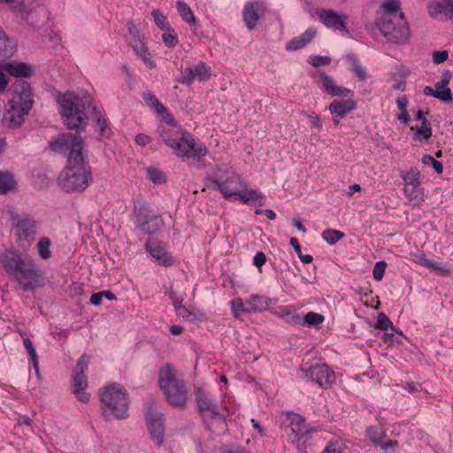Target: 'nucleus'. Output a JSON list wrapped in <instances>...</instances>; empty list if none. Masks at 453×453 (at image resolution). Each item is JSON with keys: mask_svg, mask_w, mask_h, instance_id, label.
<instances>
[{"mask_svg": "<svg viewBox=\"0 0 453 453\" xmlns=\"http://www.w3.org/2000/svg\"><path fill=\"white\" fill-rule=\"evenodd\" d=\"M316 16L319 20L328 29L341 32L348 35L349 31L347 27L348 17L344 13H339L332 9H318Z\"/></svg>", "mask_w": 453, "mask_h": 453, "instance_id": "14", "label": "nucleus"}, {"mask_svg": "<svg viewBox=\"0 0 453 453\" xmlns=\"http://www.w3.org/2000/svg\"><path fill=\"white\" fill-rule=\"evenodd\" d=\"M131 46L135 54L143 61L149 69H155L157 67V64L152 59L150 52L143 38H136L135 40H132Z\"/></svg>", "mask_w": 453, "mask_h": 453, "instance_id": "26", "label": "nucleus"}, {"mask_svg": "<svg viewBox=\"0 0 453 453\" xmlns=\"http://www.w3.org/2000/svg\"><path fill=\"white\" fill-rule=\"evenodd\" d=\"M136 217L138 226L146 234H155L163 227L161 217L146 207L140 208Z\"/></svg>", "mask_w": 453, "mask_h": 453, "instance_id": "17", "label": "nucleus"}, {"mask_svg": "<svg viewBox=\"0 0 453 453\" xmlns=\"http://www.w3.org/2000/svg\"><path fill=\"white\" fill-rule=\"evenodd\" d=\"M88 362L89 357L82 355L78 360L72 379L73 393L82 403H88L90 399V394L87 392L88 381L85 376Z\"/></svg>", "mask_w": 453, "mask_h": 453, "instance_id": "11", "label": "nucleus"}, {"mask_svg": "<svg viewBox=\"0 0 453 453\" xmlns=\"http://www.w3.org/2000/svg\"><path fill=\"white\" fill-rule=\"evenodd\" d=\"M417 140H428L432 136V127L429 122L421 123L420 127H411Z\"/></svg>", "mask_w": 453, "mask_h": 453, "instance_id": "40", "label": "nucleus"}, {"mask_svg": "<svg viewBox=\"0 0 453 453\" xmlns=\"http://www.w3.org/2000/svg\"><path fill=\"white\" fill-rule=\"evenodd\" d=\"M347 447L343 441L334 440L329 441L321 453H344Z\"/></svg>", "mask_w": 453, "mask_h": 453, "instance_id": "43", "label": "nucleus"}, {"mask_svg": "<svg viewBox=\"0 0 453 453\" xmlns=\"http://www.w3.org/2000/svg\"><path fill=\"white\" fill-rule=\"evenodd\" d=\"M448 56H449V54H448L447 50L434 51L433 53V61L435 64H441V63H443L444 61L447 60Z\"/></svg>", "mask_w": 453, "mask_h": 453, "instance_id": "54", "label": "nucleus"}, {"mask_svg": "<svg viewBox=\"0 0 453 453\" xmlns=\"http://www.w3.org/2000/svg\"><path fill=\"white\" fill-rule=\"evenodd\" d=\"M16 187L17 181L14 176L7 171H0V194L14 191Z\"/></svg>", "mask_w": 453, "mask_h": 453, "instance_id": "35", "label": "nucleus"}, {"mask_svg": "<svg viewBox=\"0 0 453 453\" xmlns=\"http://www.w3.org/2000/svg\"><path fill=\"white\" fill-rule=\"evenodd\" d=\"M426 267L432 269L439 275L446 276L449 273V271L446 265L439 262L432 261L430 259L426 265Z\"/></svg>", "mask_w": 453, "mask_h": 453, "instance_id": "50", "label": "nucleus"}, {"mask_svg": "<svg viewBox=\"0 0 453 453\" xmlns=\"http://www.w3.org/2000/svg\"><path fill=\"white\" fill-rule=\"evenodd\" d=\"M301 372L306 380L316 382L319 387L326 388L335 380V373L326 365H313Z\"/></svg>", "mask_w": 453, "mask_h": 453, "instance_id": "16", "label": "nucleus"}, {"mask_svg": "<svg viewBox=\"0 0 453 453\" xmlns=\"http://www.w3.org/2000/svg\"><path fill=\"white\" fill-rule=\"evenodd\" d=\"M177 10L182 19L189 25H196V19L191 8L183 1L178 0Z\"/></svg>", "mask_w": 453, "mask_h": 453, "instance_id": "36", "label": "nucleus"}, {"mask_svg": "<svg viewBox=\"0 0 453 453\" xmlns=\"http://www.w3.org/2000/svg\"><path fill=\"white\" fill-rule=\"evenodd\" d=\"M23 343H24V347L26 348L27 351L28 352V354L32 359L33 365H34L35 372H39L38 357H37V354H36V351H35V349L34 347L32 341L29 338L26 337L23 340Z\"/></svg>", "mask_w": 453, "mask_h": 453, "instance_id": "44", "label": "nucleus"}, {"mask_svg": "<svg viewBox=\"0 0 453 453\" xmlns=\"http://www.w3.org/2000/svg\"><path fill=\"white\" fill-rule=\"evenodd\" d=\"M450 81V74L449 72H445L439 81L434 84V89L436 94H438V99L443 102H451L452 101V93L450 88H449V83Z\"/></svg>", "mask_w": 453, "mask_h": 453, "instance_id": "34", "label": "nucleus"}, {"mask_svg": "<svg viewBox=\"0 0 453 453\" xmlns=\"http://www.w3.org/2000/svg\"><path fill=\"white\" fill-rule=\"evenodd\" d=\"M57 102L59 105V113L67 128L77 132L84 130L88 115L91 114L100 135L105 138L111 136V130L104 115L96 108L90 96H78L73 92H65L58 96Z\"/></svg>", "mask_w": 453, "mask_h": 453, "instance_id": "2", "label": "nucleus"}, {"mask_svg": "<svg viewBox=\"0 0 453 453\" xmlns=\"http://www.w3.org/2000/svg\"><path fill=\"white\" fill-rule=\"evenodd\" d=\"M103 298L102 292L93 294L90 297V303L91 304L97 306L101 303Z\"/></svg>", "mask_w": 453, "mask_h": 453, "instance_id": "62", "label": "nucleus"}, {"mask_svg": "<svg viewBox=\"0 0 453 453\" xmlns=\"http://www.w3.org/2000/svg\"><path fill=\"white\" fill-rule=\"evenodd\" d=\"M307 118L310 119L311 125L319 131L322 129V120L320 117L315 112L311 111L306 113Z\"/></svg>", "mask_w": 453, "mask_h": 453, "instance_id": "53", "label": "nucleus"}, {"mask_svg": "<svg viewBox=\"0 0 453 453\" xmlns=\"http://www.w3.org/2000/svg\"><path fill=\"white\" fill-rule=\"evenodd\" d=\"M234 200L241 201L242 203L248 204L251 202L256 203L258 206L262 207L265 204V196L257 189L243 188L237 195Z\"/></svg>", "mask_w": 453, "mask_h": 453, "instance_id": "28", "label": "nucleus"}, {"mask_svg": "<svg viewBox=\"0 0 453 453\" xmlns=\"http://www.w3.org/2000/svg\"><path fill=\"white\" fill-rule=\"evenodd\" d=\"M316 35L317 30L315 28L310 27L306 29L301 35L292 39L287 43V50H297L303 48L313 40Z\"/></svg>", "mask_w": 453, "mask_h": 453, "instance_id": "32", "label": "nucleus"}, {"mask_svg": "<svg viewBox=\"0 0 453 453\" xmlns=\"http://www.w3.org/2000/svg\"><path fill=\"white\" fill-rule=\"evenodd\" d=\"M135 142L140 146H146L150 142V137L145 134H138L135 136Z\"/></svg>", "mask_w": 453, "mask_h": 453, "instance_id": "58", "label": "nucleus"}, {"mask_svg": "<svg viewBox=\"0 0 453 453\" xmlns=\"http://www.w3.org/2000/svg\"><path fill=\"white\" fill-rule=\"evenodd\" d=\"M350 61V68L356 73L360 81H365L367 78V72L365 66L359 62L357 58L354 55L349 57Z\"/></svg>", "mask_w": 453, "mask_h": 453, "instance_id": "38", "label": "nucleus"}, {"mask_svg": "<svg viewBox=\"0 0 453 453\" xmlns=\"http://www.w3.org/2000/svg\"><path fill=\"white\" fill-rule=\"evenodd\" d=\"M440 8L445 15L453 20V0H442Z\"/></svg>", "mask_w": 453, "mask_h": 453, "instance_id": "51", "label": "nucleus"}, {"mask_svg": "<svg viewBox=\"0 0 453 453\" xmlns=\"http://www.w3.org/2000/svg\"><path fill=\"white\" fill-rule=\"evenodd\" d=\"M266 6L264 2L252 1L245 4L243 7V21L249 30H253L258 25L259 19L264 16Z\"/></svg>", "mask_w": 453, "mask_h": 453, "instance_id": "18", "label": "nucleus"}, {"mask_svg": "<svg viewBox=\"0 0 453 453\" xmlns=\"http://www.w3.org/2000/svg\"><path fill=\"white\" fill-rule=\"evenodd\" d=\"M157 132L165 143V137H164V134L167 135L173 141H178L186 131H183L173 118L172 123L167 121V119H161L160 124L157 127Z\"/></svg>", "mask_w": 453, "mask_h": 453, "instance_id": "24", "label": "nucleus"}, {"mask_svg": "<svg viewBox=\"0 0 453 453\" xmlns=\"http://www.w3.org/2000/svg\"><path fill=\"white\" fill-rule=\"evenodd\" d=\"M375 327L382 331H387L388 329L390 328L399 334H402L401 331L395 329L389 318L383 312H380L378 315V319Z\"/></svg>", "mask_w": 453, "mask_h": 453, "instance_id": "42", "label": "nucleus"}, {"mask_svg": "<svg viewBox=\"0 0 453 453\" xmlns=\"http://www.w3.org/2000/svg\"><path fill=\"white\" fill-rule=\"evenodd\" d=\"M147 175L149 180L154 184H163L165 183L166 179L164 172L156 167H148L147 168Z\"/></svg>", "mask_w": 453, "mask_h": 453, "instance_id": "41", "label": "nucleus"}, {"mask_svg": "<svg viewBox=\"0 0 453 453\" xmlns=\"http://www.w3.org/2000/svg\"><path fill=\"white\" fill-rule=\"evenodd\" d=\"M272 300L269 297L258 295H253L247 299L241 297L231 301L230 306L234 317L239 319L246 313L263 312L269 309Z\"/></svg>", "mask_w": 453, "mask_h": 453, "instance_id": "10", "label": "nucleus"}, {"mask_svg": "<svg viewBox=\"0 0 453 453\" xmlns=\"http://www.w3.org/2000/svg\"><path fill=\"white\" fill-rule=\"evenodd\" d=\"M143 99L147 104L151 107L158 117L162 119H167V121H173V115L169 111L158 101V99L150 92L143 95Z\"/></svg>", "mask_w": 453, "mask_h": 453, "instance_id": "31", "label": "nucleus"}, {"mask_svg": "<svg viewBox=\"0 0 453 453\" xmlns=\"http://www.w3.org/2000/svg\"><path fill=\"white\" fill-rule=\"evenodd\" d=\"M366 436L374 444L379 445L383 436V433L379 427L370 426L366 429Z\"/></svg>", "mask_w": 453, "mask_h": 453, "instance_id": "48", "label": "nucleus"}, {"mask_svg": "<svg viewBox=\"0 0 453 453\" xmlns=\"http://www.w3.org/2000/svg\"><path fill=\"white\" fill-rule=\"evenodd\" d=\"M396 104L400 111L407 110L409 100L406 96H401L396 99Z\"/></svg>", "mask_w": 453, "mask_h": 453, "instance_id": "59", "label": "nucleus"}, {"mask_svg": "<svg viewBox=\"0 0 453 453\" xmlns=\"http://www.w3.org/2000/svg\"><path fill=\"white\" fill-rule=\"evenodd\" d=\"M164 137H165V144L180 157L199 159L208 154L205 144L187 131L178 141H173L165 134Z\"/></svg>", "mask_w": 453, "mask_h": 453, "instance_id": "7", "label": "nucleus"}, {"mask_svg": "<svg viewBox=\"0 0 453 453\" xmlns=\"http://www.w3.org/2000/svg\"><path fill=\"white\" fill-rule=\"evenodd\" d=\"M170 298L173 300V303L179 318L183 320L191 321L196 319L199 316H202L200 311L188 310L183 303V299L176 296L173 291H170Z\"/></svg>", "mask_w": 453, "mask_h": 453, "instance_id": "25", "label": "nucleus"}, {"mask_svg": "<svg viewBox=\"0 0 453 453\" xmlns=\"http://www.w3.org/2000/svg\"><path fill=\"white\" fill-rule=\"evenodd\" d=\"M386 267H387V264L385 261L380 260V261L376 262V264L373 267V270H372V275H373V279L375 280L380 281L382 280L384 273H385Z\"/></svg>", "mask_w": 453, "mask_h": 453, "instance_id": "49", "label": "nucleus"}, {"mask_svg": "<svg viewBox=\"0 0 453 453\" xmlns=\"http://www.w3.org/2000/svg\"><path fill=\"white\" fill-rule=\"evenodd\" d=\"M213 183L226 199H235L242 189L248 186L247 182L232 168L219 169Z\"/></svg>", "mask_w": 453, "mask_h": 453, "instance_id": "9", "label": "nucleus"}, {"mask_svg": "<svg viewBox=\"0 0 453 453\" xmlns=\"http://www.w3.org/2000/svg\"><path fill=\"white\" fill-rule=\"evenodd\" d=\"M154 22L161 30L167 29L169 27L167 17L161 13L157 9H154L151 12Z\"/></svg>", "mask_w": 453, "mask_h": 453, "instance_id": "46", "label": "nucleus"}, {"mask_svg": "<svg viewBox=\"0 0 453 453\" xmlns=\"http://www.w3.org/2000/svg\"><path fill=\"white\" fill-rule=\"evenodd\" d=\"M325 320V317L314 311H309L303 318L299 315H292L290 322L295 325L307 326H317L322 324Z\"/></svg>", "mask_w": 453, "mask_h": 453, "instance_id": "33", "label": "nucleus"}, {"mask_svg": "<svg viewBox=\"0 0 453 453\" xmlns=\"http://www.w3.org/2000/svg\"><path fill=\"white\" fill-rule=\"evenodd\" d=\"M4 73L3 64H0V93L4 92L9 84V79Z\"/></svg>", "mask_w": 453, "mask_h": 453, "instance_id": "55", "label": "nucleus"}, {"mask_svg": "<svg viewBox=\"0 0 453 453\" xmlns=\"http://www.w3.org/2000/svg\"><path fill=\"white\" fill-rule=\"evenodd\" d=\"M376 26L384 37L390 42L404 44L410 41V27L404 16L386 20H377Z\"/></svg>", "mask_w": 453, "mask_h": 453, "instance_id": "8", "label": "nucleus"}, {"mask_svg": "<svg viewBox=\"0 0 453 453\" xmlns=\"http://www.w3.org/2000/svg\"><path fill=\"white\" fill-rule=\"evenodd\" d=\"M283 423L287 427L290 428L296 437H301L307 434L305 420L298 414L293 412L286 413Z\"/></svg>", "mask_w": 453, "mask_h": 453, "instance_id": "27", "label": "nucleus"}, {"mask_svg": "<svg viewBox=\"0 0 453 453\" xmlns=\"http://www.w3.org/2000/svg\"><path fill=\"white\" fill-rule=\"evenodd\" d=\"M146 251L159 265L165 267L173 264V259L169 255L165 245L155 240H149L145 244Z\"/></svg>", "mask_w": 453, "mask_h": 453, "instance_id": "20", "label": "nucleus"}, {"mask_svg": "<svg viewBox=\"0 0 453 453\" xmlns=\"http://www.w3.org/2000/svg\"><path fill=\"white\" fill-rule=\"evenodd\" d=\"M381 15L378 20H386L390 19H396V17L404 16L400 10L399 0H385L381 5Z\"/></svg>", "mask_w": 453, "mask_h": 453, "instance_id": "30", "label": "nucleus"}, {"mask_svg": "<svg viewBox=\"0 0 453 453\" xmlns=\"http://www.w3.org/2000/svg\"><path fill=\"white\" fill-rule=\"evenodd\" d=\"M158 385L168 403L174 408H184L189 394L183 381L176 378L175 372L169 366L162 367L158 373Z\"/></svg>", "mask_w": 453, "mask_h": 453, "instance_id": "5", "label": "nucleus"}, {"mask_svg": "<svg viewBox=\"0 0 453 453\" xmlns=\"http://www.w3.org/2000/svg\"><path fill=\"white\" fill-rule=\"evenodd\" d=\"M397 119L403 124L407 125L410 122V116L407 110L400 111Z\"/></svg>", "mask_w": 453, "mask_h": 453, "instance_id": "63", "label": "nucleus"}, {"mask_svg": "<svg viewBox=\"0 0 453 453\" xmlns=\"http://www.w3.org/2000/svg\"><path fill=\"white\" fill-rule=\"evenodd\" d=\"M164 31L165 33L162 35V40L165 44L171 48L176 46L179 42V40L175 31L171 27L164 29Z\"/></svg>", "mask_w": 453, "mask_h": 453, "instance_id": "45", "label": "nucleus"}, {"mask_svg": "<svg viewBox=\"0 0 453 453\" xmlns=\"http://www.w3.org/2000/svg\"><path fill=\"white\" fill-rule=\"evenodd\" d=\"M321 236L323 240L329 245H334L341 239H342L345 236V234L342 231L328 228L322 233Z\"/></svg>", "mask_w": 453, "mask_h": 453, "instance_id": "39", "label": "nucleus"}, {"mask_svg": "<svg viewBox=\"0 0 453 453\" xmlns=\"http://www.w3.org/2000/svg\"><path fill=\"white\" fill-rule=\"evenodd\" d=\"M128 31L132 35V40H135L136 38H142L140 35L139 29L133 23L128 24Z\"/></svg>", "mask_w": 453, "mask_h": 453, "instance_id": "60", "label": "nucleus"}, {"mask_svg": "<svg viewBox=\"0 0 453 453\" xmlns=\"http://www.w3.org/2000/svg\"><path fill=\"white\" fill-rule=\"evenodd\" d=\"M9 42L4 31L0 27V56H6L5 50Z\"/></svg>", "mask_w": 453, "mask_h": 453, "instance_id": "56", "label": "nucleus"}, {"mask_svg": "<svg viewBox=\"0 0 453 453\" xmlns=\"http://www.w3.org/2000/svg\"><path fill=\"white\" fill-rule=\"evenodd\" d=\"M412 261L419 265L426 267L429 259L426 257L423 252H417L411 254Z\"/></svg>", "mask_w": 453, "mask_h": 453, "instance_id": "52", "label": "nucleus"}, {"mask_svg": "<svg viewBox=\"0 0 453 453\" xmlns=\"http://www.w3.org/2000/svg\"><path fill=\"white\" fill-rule=\"evenodd\" d=\"M15 234L19 242H30L36 234V226L33 219L28 217L19 219L14 226Z\"/></svg>", "mask_w": 453, "mask_h": 453, "instance_id": "22", "label": "nucleus"}, {"mask_svg": "<svg viewBox=\"0 0 453 453\" xmlns=\"http://www.w3.org/2000/svg\"><path fill=\"white\" fill-rule=\"evenodd\" d=\"M211 75V69L208 65L200 62L194 67H188L185 70V76L180 81L181 83L191 85L195 80L206 81Z\"/></svg>", "mask_w": 453, "mask_h": 453, "instance_id": "23", "label": "nucleus"}, {"mask_svg": "<svg viewBox=\"0 0 453 453\" xmlns=\"http://www.w3.org/2000/svg\"><path fill=\"white\" fill-rule=\"evenodd\" d=\"M146 418L152 440L157 446H162L165 432L163 415L157 412H148Z\"/></svg>", "mask_w": 453, "mask_h": 453, "instance_id": "21", "label": "nucleus"}, {"mask_svg": "<svg viewBox=\"0 0 453 453\" xmlns=\"http://www.w3.org/2000/svg\"><path fill=\"white\" fill-rule=\"evenodd\" d=\"M195 393L198 410L203 418L209 419L211 422H219L222 427L226 426L225 417L218 410L211 396L199 387L196 388Z\"/></svg>", "mask_w": 453, "mask_h": 453, "instance_id": "12", "label": "nucleus"}, {"mask_svg": "<svg viewBox=\"0 0 453 453\" xmlns=\"http://www.w3.org/2000/svg\"><path fill=\"white\" fill-rule=\"evenodd\" d=\"M0 261L24 290H32L42 285L40 271L33 259L24 257L17 251L6 250Z\"/></svg>", "mask_w": 453, "mask_h": 453, "instance_id": "3", "label": "nucleus"}, {"mask_svg": "<svg viewBox=\"0 0 453 453\" xmlns=\"http://www.w3.org/2000/svg\"><path fill=\"white\" fill-rule=\"evenodd\" d=\"M5 73L16 78H27L32 74V67L24 62L12 61L3 63Z\"/></svg>", "mask_w": 453, "mask_h": 453, "instance_id": "29", "label": "nucleus"}, {"mask_svg": "<svg viewBox=\"0 0 453 453\" xmlns=\"http://www.w3.org/2000/svg\"><path fill=\"white\" fill-rule=\"evenodd\" d=\"M307 61L312 66L319 67L328 65L331 63V58L327 56L311 55Z\"/></svg>", "mask_w": 453, "mask_h": 453, "instance_id": "47", "label": "nucleus"}, {"mask_svg": "<svg viewBox=\"0 0 453 453\" xmlns=\"http://www.w3.org/2000/svg\"><path fill=\"white\" fill-rule=\"evenodd\" d=\"M266 262V256L263 252H257L253 257V264L257 267L261 268Z\"/></svg>", "mask_w": 453, "mask_h": 453, "instance_id": "57", "label": "nucleus"}, {"mask_svg": "<svg viewBox=\"0 0 453 453\" xmlns=\"http://www.w3.org/2000/svg\"><path fill=\"white\" fill-rule=\"evenodd\" d=\"M310 76L319 88L331 96L349 97L353 96L351 89L338 86L333 77L324 71L311 72Z\"/></svg>", "mask_w": 453, "mask_h": 453, "instance_id": "13", "label": "nucleus"}, {"mask_svg": "<svg viewBox=\"0 0 453 453\" xmlns=\"http://www.w3.org/2000/svg\"><path fill=\"white\" fill-rule=\"evenodd\" d=\"M103 414L107 418H125L128 411L126 392L117 383H110L100 389Z\"/></svg>", "mask_w": 453, "mask_h": 453, "instance_id": "6", "label": "nucleus"}, {"mask_svg": "<svg viewBox=\"0 0 453 453\" xmlns=\"http://www.w3.org/2000/svg\"><path fill=\"white\" fill-rule=\"evenodd\" d=\"M294 309L292 306H285L282 309V317L286 318L287 321L290 322V318L292 315H297L296 313L293 312Z\"/></svg>", "mask_w": 453, "mask_h": 453, "instance_id": "61", "label": "nucleus"}, {"mask_svg": "<svg viewBox=\"0 0 453 453\" xmlns=\"http://www.w3.org/2000/svg\"><path fill=\"white\" fill-rule=\"evenodd\" d=\"M400 177L403 182V194L410 200L420 198L421 191V174L418 168L411 167L406 172H401Z\"/></svg>", "mask_w": 453, "mask_h": 453, "instance_id": "15", "label": "nucleus"}, {"mask_svg": "<svg viewBox=\"0 0 453 453\" xmlns=\"http://www.w3.org/2000/svg\"><path fill=\"white\" fill-rule=\"evenodd\" d=\"M346 100L334 99L327 106L332 115V120L334 125H338L342 119L357 108V103L350 96Z\"/></svg>", "mask_w": 453, "mask_h": 453, "instance_id": "19", "label": "nucleus"}, {"mask_svg": "<svg viewBox=\"0 0 453 453\" xmlns=\"http://www.w3.org/2000/svg\"><path fill=\"white\" fill-rule=\"evenodd\" d=\"M34 104L30 85L26 81H17L13 85L9 108L4 112V120L11 127H19Z\"/></svg>", "mask_w": 453, "mask_h": 453, "instance_id": "4", "label": "nucleus"}, {"mask_svg": "<svg viewBox=\"0 0 453 453\" xmlns=\"http://www.w3.org/2000/svg\"><path fill=\"white\" fill-rule=\"evenodd\" d=\"M50 147L55 152H68L66 165L58 178V187L66 193L83 192L92 182L83 139L64 134L50 141Z\"/></svg>", "mask_w": 453, "mask_h": 453, "instance_id": "1", "label": "nucleus"}, {"mask_svg": "<svg viewBox=\"0 0 453 453\" xmlns=\"http://www.w3.org/2000/svg\"><path fill=\"white\" fill-rule=\"evenodd\" d=\"M436 159H434L432 156L430 155H424L421 158V161H422V164L425 165H432L434 161Z\"/></svg>", "mask_w": 453, "mask_h": 453, "instance_id": "64", "label": "nucleus"}, {"mask_svg": "<svg viewBox=\"0 0 453 453\" xmlns=\"http://www.w3.org/2000/svg\"><path fill=\"white\" fill-rule=\"evenodd\" d=\"M51 241L48 237L41 238L36 245L37 253L40 258L48 260L52 257Z\"/></svg>", "mask_w": 453, "mask_h": 453, "instance_id": "37", "label": "nucleus"}]
</instances>
